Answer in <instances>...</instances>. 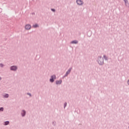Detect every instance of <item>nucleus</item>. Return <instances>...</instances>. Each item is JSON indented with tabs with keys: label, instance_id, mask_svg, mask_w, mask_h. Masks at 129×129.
I'll return each instance as SVG.
<instances>
[{
	"label": "nucleus",
	"instance_id": "1",
	"mask_svg": "<svg viewBox=\"0 0 129 129\" xmlns=\"http://www.w3.org/2000/svg\"><path fill=\"white\" fill-rule=\"evenodd\" d=\"M98 62L100 65H102V64H103V58L100 57L98 59Z\"/></svg>",
	"mask_w": 129,
	"mask_h": 129
},
{
	"label": "nucleus",
	"instance_id": "2",
	"mask_svg": "<svg viewBox=\"0 0 129 129\" xmlns=\"http://www.w3.org/2000/svg\"><path fill=\"white\" fill-rule=\"evenodd\" d=\"M54 79H56V76L53 75L51 77V79H50V82H54Z\"/></svg>",
	"mask_w": 129,
	"mask_h": 129
},
{
	"label": "nucleus",
	"instance_id": "3",
	"mask_svg": "<svg viewBox=\"0 0 129 129\" xmlns=\"http://www.w3.org/2000/svg\"><path fill=\"white\" fill-rule=\"evenodd\" d=\"M77 4H78V5H83V2L81 0H77Z\"/></svg>",
	"mask_w": 129,
	"mask_h": 129
},
{
	"label": "nucleus",
	"instance_id": "4",
	"mask_svg": "<svg viewBox=\"0 0 129 129\" xmlns=\"http://www.w3.org/2000/svg\"><path fill=\"white\" fill-rule=\"evenodd\" d=\"M25 29L26 30H30V29H31V25H26L25 26Z\"/></svg>",
	"mask_w": 129,
	"mask_h": 129
},
{
	"label": "nucleus",
	"instance_id": "5",
	"mask_svg": "<svg viewBox=\"0 0 129 129\" xmlns=\"http://www.w3.org/2000/svg\"><path fill=\"white\" fill-rule=\"evenodd\" d=\"M11 70H13V71H15L17 70V67L16 66H12L10 68Z\"/></svg>",
	"mask_w": 129,
	"mask_h": 129
},
{
	"label": "nucleus",
	"instance_id": "6",
	"mask_svg": "<svg viewBox=\"0 0 129 129\" xmlns=\"http://www.w3.org/2000/svg\"><path fill=\"white\" fill-rule=\"evenodd\" d=\"M21 114L22 115V116H25V114H26V111L25 110H23Z\"/></svg>",
	"mask_w": 129,
	"mask_h": 129
},
{
	"label": "nucleus",
	"instance_id": "7",
	"mask_svg": "<svg viewBox=\"0 0 129 129\" xmlns=\"http://www.w3.org/2000/svg\"><path fill=\"white\" fill-rule=\"evenodd\" d=\"M56 84H61V83H62V81L61 80L56 81Z\"/></svg>",
	"mask_w": 129,
	"mask_h": 129
},
{
	"label": "nucleus",
	"instance_id": "8",
	"mask_svg": "<svg viewBox=\"0 0 129 129\" xmlns=\"http://www.w3.org/2000/svg\"><path fill=\"white\" fill-rule=\"evenodd\" d=\"M77 43H78V41H77V40H74L72 41V44H77Z\"/></svg>",
	"mask_w": 129,
	"mask_h": 129
},
{
	"label": "nucleus",
	"instance_id": "9",
	"mask_svg": "<svg viewBox=\"0 0 129 129\" xmlns=\"http://www.w3.org/2000/svg\"><path fill=\"white\" fill-rule=\"evenodd\" d=\"M9 123H10V121H7L5 122V125H8V124H9Z\"/></svg>",
	"mask_w": 129,
	"mask_h": 129
},
{
	"label": "nucleus",
	"instance_id": "10",
	"mask_svg": "<svg viewBox=\"0 0 129 129\" xmlns=\"http://www.w3.org/2000/svg\"><path fill=\"white\" fill-rule=\"evenodd\" d=\"M70 72H71V69H70L68 71V72H67V75H68V74H69Z\"/></svg>",
	"mask_w": 129,
	"mask_h": 129
},
{
	"label": "nucleus",
	"instance_id": "11",
	"mask_svg": "<svg viewBox=\"0 0 129 129\" xmlns=\"http://www.w3.org/2000/svg\"><path fill=\"white\" fill-rule=\"evenodd\" d=\"M4 97H6V98H8V97H9V94H6L4 95Z\"/></svg>",
	"mask_w": 129,
	"mask_h": 129
},
{
	"label": "nucleus",
	"instance_id": "12",
	"mask_svg": "<svg viewBox=\"0 0 129 129\" xmlns=\"http://www.w3.org/2000/svg\"><path fill=\"white\" fill-rule=\"evenodd\" d=\"M37 27H38V26L37 24H35V25H33L34 28H37Z\"/></svg>",
	"mask_w": 129,
	"mask_h": 129
},
{
	"label": "nucleus",
	"instance_id": "13",
	"mask_svg": "<svg viewBox=\"0 0 129 129\" xmlns=\"http://www.w3.org/2000/svg\"><path fill=\"white\" fill-rule=\"evenodd\" d=\"M4 110V108H0V111H3Z\"/></svg>",
	"mask_w": 129,
	"mask_h": 129
},
{
	"label": "nucleus",
	"instance_id": "14",
	"mask_svg": "<svg viewBox=\"0 0 129 129\" xmlns=\"http://www.w3.org/2000/svg\"><path fill=\"white\" fill-rule=\"evenodd\" d=\"M67 105V103H64V107H66Z\"/></svg>",
	"mask_w": 129,
	"mask_h": 129
},
{
	"label": "nucleus",
	"instance_id": "15",
	"mask_svg": "<svg viewBox=\"0 0 129 129\" xmlns=\"http://www.w3.org/2000/svg\"><path fill=\"white\" fill-rule=\"evenodd\" d=\"M51 11H52V12H55V10L54 9H51Z\"/></svg>",
	"mask_w": 129,
	"mask_h": 129
},
{
	"label": "nucleus",
	"instance_id": "16",
	"mask_svg": "<svg viewBox=\"0 0 129 129\" xmlns=\"http://www.w3.org/2000/svg\"><path fill=\"white\" fill-rule=\"evenodd\" d=\"M104 58H105V59H106V56L104 55Z\"/></svg>",
	"mask_w": 129,
	"mask_h": 129
},
{
	"label": "nucleus",
	"instance_id": "17",
	"mask_svg": "<svg viewBox=\"0 0 129 129\" xmlns=\"http://www.w3.org/2000/svg\"><path fill=\"white\" fill-rule=\"evenodd\" d=\"M127 2V0H125V4H126V2Z\"/></svg>",
	"mask_w": 129,
	"mask_h": 129
},
{
	"label": "nucleus",
	"instance_id": "18",
	"mask_svg": "<svg viewBox=\"0 0 129 129\" xmlns=\"http://www.w3.org/2000/svg\"><path fill=\"white\" fill-rule=\"evenodd\" d=\"M1 67H3L4 66L3 64H0Z\"/></svg>",
	"mask_w": 129,
	"mask_h": 129
},
{
	"label": "nucleus",
	"instance_id": "19",
	"mask_svg": "<svg viewBox=\"0 0 129 129\" xmlns=\"http://www.w3.org/2000/svg\"><path fill=\"white\" fill-rule=\"evenodd\" d=\"M0 80H2V78L0 77Z\"/></svg>",
	"mask_w": 129,
	"mask_h": 129
},
{
	"label": "nucleus",
	"instance_id": "20",
	"mask_svg": "<svg viewBox=\"0 0 129 129\" xmlns=\"http://www.w3.org/2000/svg\"><path fill=\"white\" fill-rule=\"evenodd\" d=\"M29 94V95H31V94Z\"/></svg>",
	"mask_w": 129,
	"mask_h": 129
}]
</instances>
